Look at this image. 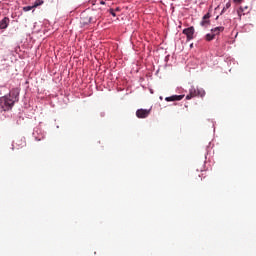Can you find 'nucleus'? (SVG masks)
<instances>
[{"label":"nucleus","instance_id":"obj_1","mask_svg":"<svg viewBox=\"0 0 256 256\" xmlns=\"http://www.w3.org/2000/svg\"><path fill=\"white\" fill-rule=\"evenodd\" d=\"M16 103H19V88H13L7 95L0 97L2 111H11Z\"/></svg>","mask_w":256,"mask_h":256},{"label":"nucleus","instance_id":"obj_2","mask_svg":"<svg viewBox=\"0 0 256 256\" xmlns=\"http://www.w3.org/2000/svg\"><path fill=\"white\" fill-rule=\"evenodd\" d=\"M193 97H205V90L203 88L192 86L189 90V94L186 96V99H193Z\"/></svg>","mask_w":256,"mask_h":256},{"label":"nucleus","instance_id":"obj_3","mask_svg":"<svg viewBox=\"0 0 256 256\" xmlns=\"http://www.w3.org/2000/svg\"><path fill=\"white\" fill-rule=\"evenodd\" d=\"M149 115H151V109H138L136 111V117H138V119H147Z\"/></svg>","mask_w":256,"mask_h":256},{"label":"nucleus","instance_id":"obj_4","mask_svg":"<svg viewBox=\"0 0 256 256\" xmlns=\"http://www.w3.org/2000/svg\"><path fill=\"white\" fill-rule=\"evenodd\" d=\"M183 34L186 35L187 41L193 40V38H194L193 35H195V28L193 26L185 28L183 30Z\"/></svg>","mask_w":256,"mask_h":256},{"label":"nucleus","instance_id":"obj_5","mask_svg":"<svg viewBox=\"0 0 256 256\" xmlns=\"http://www.w3.org/2000/svg\"><path fill=\"white\" fill-rule=\"evenodd\" d=\"M211 13H207L203 16L202 21L200 22L201 27H209L211 25Z\"/></svg>","mask_w":256,"mask_h":256},{"label":"nucleus","instance_id":"obj_6","mask_svg":"<svg viewBox=\"0 0 256 256\" xmlns=\"http://www.w3.org/2000/svg\"><path fill=\"white\" fill-rule=\"evenodd\" d=\"M81 21L84 23V25H87L89 23H95L97 21V18H94L93 16H81Z\"/></svg>","mask_w":256,"mask_h":256},{"label":"nucleus","instance_id":"obj_7","mask_svg":"<svg viewBox=\"0 0 256 256\" xmlns=\"http://www.w3.org/2000/svg\"><path fill=\"white\" fill-rule=\"evenodd\" d=\"M239 19H241L242 15H247L249 13V6H240L239 9L237 10Z\"/></svg>","mask_w":256,"mask_h":256},{"label":"nucleus","instance_id":"obj_8","mask_svg":"<svg viewBox=\"0 0 256 256\" xmlns=\"http://www.w3.org/2000/svg\"><path fill=\"white\" fill-rule=\"evenodd\" d=\"M9 17H4L1 21H0V29H7L9 27Z\"/></svg>","mask_w":256,"mask_h":256},{"label":"nucleus","instance_id":"obj_9","mask_svg":"<svg viewBox=\"0 0 256 256\" xmlns=\"http://www.w3.org/2000/svg\"><path fill=\"white\" fill-rule=\"evenodd\" d=\"M224 31H225V27L223 26H219L211 29V33L212 35H214V37L219 35V33H223Z\"/></svg>","mask_w":256,"mask_h":256},{"label":"nucleus","instance_id":"obj_10","mask_svg":"<svg viewBox=\"0 0 256 256\" xmlns=\"http://www.w3.org/2000/svg\"><path fill=\"white\" fill-rule=\"evenodd\" d=\"M185 96L184 95H173V96H170V97H166L165 98V101H181Z\"/></svg>","mask_w":256,"mask_h":256},{"label":"nucleus","instance_id":"obj_11","mask_svg":"<svg viewBox=\"0 0 256 256\" xmlns=\"http://www.w3.org/2000/svg\"><path fill=\"white\" fill-rule=\"evenodd\" d=\"M205 39L206 41H213V39H215V34H213L212 32L208 33L206 34Z\"/></svg>","mask_w":256,"mask_h":256},{"label":"nucleus","instance_id":"obj_12","mask_svg":"<svg viewBox=\"0 0 256 256\" xmlns=\"http://www.w3.org/2000/svg\"><path fill=\"white\" fill-rule=\"evenodd\" d=\"M40 5H43V0H36L35 3L33 4V7H39Z\"/></svg>","mask_w":256,"mask_h":256},{"label":"nucleus","instance_id":"obj_13","mask_svg":"<svg viewBox=\"0 0 256 256\" xmlns=\"http://www.w3.org/2000/svg\"><path fill=\"white\" fill-rule=\"evenodd\" d=\"M31 9H35V7L32 6H25L23 7V11L27 12V11H31Z\"/></svg>","mask_w":256,"mask_h":256},{"label":"nucleus","instance_id":"obj_14","mask_svg":"<svg viewBox=\"0 0 256 256\" xmlns=\"http://www.w3.org/2000/svg\"><path fill=\"white\" fill-rule=\"evenodd\" d=\"M231 7V2L226 3L225 7L222 9V13H225L226 9H229Z\"/></svg>","mask_w":256,"mask_h":256},{"label":"nucleus","instance_id":"obj_15","mask_svg":"<svg viewBox=\"0 0 256 256\" xmlns=\"http://www.w3.org/2000/svg\"><path fill=\"white\" fill-rule=\"evenodd\" d=\"M109 13L111 14L112 17H117V14H115V10L110 9Z\"/></svg>","mask_w":256,"mask_h":256},{"label":"nucleus","instance_id":"obj_16","mask_svg":"<svg viewBox=\"0 0 256 256\" xmlns=\"http://www.w3.org/2000/svg\"><path fill=\"white\" fill-rule=\"evenodd\" d=\"M234 3H236V5H241V3H243V0H234Z\"/></svg>","mask_w":256,"mask_h":256},{"label":"nucleus","instance_id":"obj_17","mask_svg":"<svg viewBox=\"0 0 256 256\" xmlns=\"http://www.w3.org/2000/svg\"><path fill=\"white\" fill-rule=\"evenodd\" d=\"M100 5H105V1H100Z\"/></svg>","mask_w":256,"mask_h":256},{"label":"nucleus","instance_id":"obj_18","mask_svg":"<svg viewBox=\"0 0 256 256\" xmlns=\"http://www.w3.org/2000/svg\"><path fill=\"white\" fill-rule=\"evenodd\" d=\"M115 11H121V8H116Z\"/></svg>","mask_w":256,"mask_h":256},{"label":"nucleus","instance_id":"obj_19","mask_svg":"<svg viewBox=\"0 0 256 256\" xmlns=\"http://www.w3.org/2000/svg\"><path fill=\"white\" fill-rule=\"evenodd\" d=\"M43 138H44V137H42V138H39V139H36V140H38V141H41Z\"/></svg>","mask_w":256,"mask_h":256}]
</instances>
